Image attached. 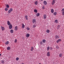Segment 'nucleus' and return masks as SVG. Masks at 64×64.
<instances>
[{
  "mask_svg": "<svg viewBox=\"0 0 64 64\" xmlns=\"http://www.w3.org/2000/svg\"><path fill=\"white\" fill-rule=\"evenodd\" d=\"M13 11V9L11 8L8 11V13H10L12 11Z\"/></svg>",
  "mask_w": 64,
  "mask_h": 64,
  "instance_id": "f257e3e1",
  "label": "nucleus"
},
{
  "mask_svg": "<svg viewBox=\"0 0 64 64\" xmlns=\"http://www.w3.org/2000/svg\"><path fill=\"white\" fill-rule=\"evenodd\" d=\"M36 19H34L32 20V23H35V24L36 23Z\"/></svg>",
  "mask_w": 64,
  "mask_h": 64,
  "instance_id": "f03ea898",
  "label": "nucleus"
},
{
  "mask_svg": "<svg viewBox=\"0 0 64 64\" xmlns=\"http://www.w3.org/2000/svg\"><path fill=\"white\" fill-rule=\"evenodd\" d=\"M9 28L10 29H11L12 28V25L10 24L9 26Z\"/></svg>",
  "mask_w": 64,
  "mask_h": 64,
  "instance_id": "7ed1b4c3",
  "label": "nucleus"
},
{
  "mask_svg": "<svg viewBox=\"0 0 64 64\" xmlns=\"http://www.w3.org/2000/svg\"><path fill=\"white\" fill-rule=\"evenodd\" d=\"M47 56L48 57H49L50 56V52H47Z\"/></svg>",
  "mask_w": 64,
  "mask_h": 64,
  "instance_id": "20e7f679",
  "label": "nucleus"
},
{
  "mask_svg": "<svg viewBox=\"0 0 64 64\" xmlns=\"http://www.w3.org/2000/svg\"><path fill=\"white\" fill-rule=\"evenodd\" d=\"M55 3V0H53L52 2V5H54V4Z\"/></svg>",
  "mask_w": 64,
  "mask_h": 64,
  "instance_id": "39448f33",
  "label": "nucleus"
},
{
  "mask_svg": "<svg viewBox=\"0 0 64 64\" xmlns=\"http://www.w3.org/2000/svg\"><path fill=\"white\" fill-rule=\"evenodd\" d=\"M29 36H30V34H27L26 35V37H27V38H28V37H29Z\"/></svg>",
  "mask_w": 64,
  "mask_h": 64,
  "instance_id": "423d86ee",
  "label": "nucleus"
},
{
  "mask_svg": "<svg viewBox=\"0 0 64 64\" xmlns=\"http://www.w3.org/2000/svg\"><path fill=\"white\" fill-rule=\"evenodd\" d=\"M60 41H61V39H59L57 40L56 42L58 43L59 42H60Z\"/></svg>",
  "mask_w": 64,
  "mask_h": 64,
  "instance_id": "0eeeda50",
  "label": "nucleus"
},
{
  "mask_svg": "<svg viewBox=\"0 0 64 64\" xmlns=\"http://www.w3.org/2000/svg\"><path fill=\"white\" fill-rule=\"evenodd\" d=\"M18 29V26H16L15 27V30L16 31H17Z\"/></svg>",
  "mask_w": 64,
  "mask_h": 64,
  "instance_id": "6e6552de",
  "label": "nucleus"
},
{
  "mask_svg": "<svg viewBox=\"0 0 64 64\" xmlns=\"http://www.w3.org/2000/svg\"><path fill=\"white\" fill-rule=\"evenodd\" d=\"M47 17V15L46 14H44V19H46Z\"/></svg>",
  "mask_w": 64,
  "mask_h": 64,
  "instance_id": "1a4fd4ad",
  "label": "nucleus"
},
{
  "mask_svg": "<svg viewBox=\"0 0 64 64\" xmlns=\"http://www.w3.org/2000/svg\"><path fill=\"white\" fill-rule=\"evenodd\" d=\"M44 5H47V2H46V1H44Z\"/></svg>",
  "mask_w": 64,
  "mask_h": 64,
  "instance_id": "9d476101",
  "label": "nucleus"
},
{
  "mask_svg": "<svg viewBox=\"0 0 64 64\" xmlns=\"http://www.w3.org/2000/svg\"><path fill=\"white\" fill-rule=\"evenodd\" d=\"M22 28H24V27H25V25H24V24H22Z\"/></svg>",
  "mask_w": 64,
  "mask_h": 64,
  "instance_id": "9b49d317",
  "label": "nucleus"
},
{
  "mask_svg": "<svg viewBox=\"0 0 64 64\" xmlns=\"http://www.w3.org/2000/svg\"><path fill=\"white\" fill-rule=\"evenodd\" d=\"M55 38L56 39H58V38H59V36H58V35H56L55 36Z\"/></svg>",
  "mask_w": 64,
  "mask_h": 64,
  "instance_id": "f8f14e48",
  "label": "nucleus"
},
{
  "mask_svg": "<svg viewBox=\"0 0 64 64\" xmlns=\"http://www.w3.org/2000/svg\"><path fill=\"white\" fill-rule=\"evenodd\" d=\"M1 27L2 30V31H4V30H5V28H4V27H2V26H1Z\"/></svg>",
  "mask_w": 64,
  "mask_h": 64,
  "instance_id": "ddd939ff",
  "label": "nucleus"
},
{
  "mask_svg": "<svg viewBox=\"0 0 64 64\" xmlns=\"http://www.w3.org/2000/svg\"><path fill=\"white\" fill-rule=\"evenodd\" d=\"M7 24L8 25H10L11 24H10V22L9 21H8L7 22Z\"/></svg>",
  "mask_w": 64,
  "mask_h": 64,
  "instance_id": "4468645a",
  "label": "nucleus"
},
{
  "mask_svg": "<svg viewBox=\"0 0 64 64\" xmlns=\"http://www.w3.org/2000/svg\"><path fill=\"white\" fill-rule=\"evenodd\" d=\"M34 49V48H33V46H32L31 48V51H33Z\"/></svg>",
  "mask_w": 64,
  "mask_h": 64,
  "instance_id": "2eb2a0df",
  "label": "nucleus"
},
{
  "mask_svg": "<svg viewBox=\"0 0 64 64\" xmlns=\"http://www.w3.org/2000/svg\"><path fill=\"white\" fill-rule=\"evenodd\" d=\"M25 17L26 20H28V16H25Z\"/></svg>",
  "mask_w": 64,
  "mask_h": 64,
  "instance_id": "dca6fc26",
  "label": "nucleus"
},
{
  "mask_svg": "<svg viewBox=\"0 0 64 64\" xmlns=\"http://www.w3.org/2000/svg\"><path fill=\"white\" fill-rule=\"evenodd\" d=\"M63 55V54H59V57H61Z\"/></svg>",
  "mask_w": 64,
  "mask_h": 64,
  "instance_id": "f3484780",
  "label": "nucleus"
},
{
  "mask_svg": "<svg viewBox=\"0 0 64 64\" xmlns=\"http://www.w3.org/2000/svg\"><path fill=\"white\" fill-rule=\"evenodd\" d=\"M46 32L48 33H49L50 32V30H47L46 31Z\"/></svg>",
  "mask_w": 64,
  "mask_h": 64,
  "instance_id": "a211bd4d",
  "label": "nucleus"
},
{
  "mask_svg": "<svg viewBox=\"0 0 64 64\" xmlns=\"http://www.w3.org/2000/svg\"><path fill=\"white\" fill-rule=\"evenodd\" d=\"M55 23H58V20H54Z\"/></svg>",
  "mask_w": 64,
  "mask_h": 64,
  "instance_id": "6ab92c4d",
  "label": "nucleus"
},
{
  "mask_svg": "<svg viewBox=\"0 0 64 64\" xmlns=\"http://www.w3.org/2000/svg\"><path fill=\"white\" fill-rule=\"evenodd\" d=\"M51 12L52 13H53V12H54V10L53 9H52L51 10Z\"/></svg>",
  "mask_w": 64,
  "mask_h": 64,
  "instance_id": "aec40b11",
  "label": "nucleus"
},
{
  "mask_svg": "<svg viewBox=\"0 0 64 64\" xmlns=\"http://www.w3.org/2000/svg\"><path fill=\"white\" fill-rule=\"evenodd\" d=\"M34 4L35 5H37L38 4V2L37 1H36L34 2Z\"/></svg>",
  "mask_w": 64,
  "mask_h": 64,
  "instance_id": "412c9836",
  "label": "nucleus"
},
{
  "mask_svg": "<svg viewBox=\"0 0 64 64\" xmlns=\"http://www.w3.org/2000/svg\"><path fill=\"white\" fill-rule=\"evenodd\" d=\"M1 61L2 63V64H4L5 62L4 60H2Z\"/></svg>",
  "mask_w": 64,
  "mask_h": 64,
  "instance_id": "4be33fe9",
  "label": "nucleus"
},
{
  "mask_svg": "<svg viewBox=\"0 0 64 64\" xmlns=\"http://www.w3.org/2000/svg\"><path fill=\"white\" fill-rule=\"evenodd\" d=\"M5 10L6 11H7L8 10V8H5Z\"/></svg>",
  "mask_w": 64,
  "mask_h": 64,
  "instance_id": "5701e85b",
  "label": "nucleus"
},
{
  "mask_svg": "<svg viewBox=\"0 0 64 64\" xmlns=\"http://www.w3.org/2000/svg\"><path fill=\"white\" fill-rule=\"evenodd\" d=\"M10 32H11V33H13L14 32V31H13V30H10Z\"/></svg>",
  "mask_w": 64,
  "mask_h": 64,
  "instance_id": "b1692460",
  "label": "nucleus"
},
{
  "mask_svg": "<svg viewBox=\"0 0 64 64\" xmlns=\"http://www.w3.org/2000/svg\"><path fill=\"white\" fill-rule=\"evenodd\" d=\"M34 12L35 13H37V10H34Z\"/></svg>",
  "mask_w": 64,
  "mask_h": 64,
  "instance_id": "393cba45",
  "label": "nucleus"
},
{
  "mask_svg": "<svg viewBox=\"0 0 64 64\" xmlns=\"http://www.w3.org/2000/svg\"><path fill=\"white\" fill-rule=\"evenodd\" d=\"M46 42V40H42V42L43 43H45Z\"/></svg>",
  "mask_w": 64,
  "mask_h": 64,
  "instance_id": "a878e982",
  "label": "nucleus"
},
{
  "mask_svg": "<svg viewBox=\"0 0 64 64\" xmlns=\"http://www.w3.org/2000/svg\"><path fill=\"white\" fill-rule=\"evenodd\" d=\"M40 15V14L39 13H38L37 14L36 16H37V17H39Z\"/></svg>",
  "mask_w": 64,
  "mask_h": 64,
  "instance_id": "bb28decb",
  "label": "nucleus"
},
{
  "mask_svg": "<svg viewBox=\"0 0 64 64\" xmlns=\"http://www.w3.org/2000/svg\"><path fill=\"white\" fill-rule=\"evenodd\" d=\"M5 44L6 45H8V44H9V42H8V41L6 42L5 43Z\"/></svg>",
  "mask_w": 64,
  "mask_h": 64,
  "instance_id": "cd10ccee",
  "label": "nucleus"
},
{
  "mask_svg": "<svg viewBox=\"0 0 64 64\" xmlns=\"http://www.w3.org/2000/svg\"><path fill=\"white\" fill-rule=\"evenodd\" d=\"M10 47H8L7 48V50H10Z\"/></svg>",
  "mask_w": 64,
  "mask_h": 64,
  "instance_id": "c85d7f7f",
  "label": "nucleus"
},
{
  "mask_svg": "<svg viewBox=\"0 0 64 64\" xmlns=\"http://www.w3.org/2000/svg\"><path fill=\"white\" fill-rule=\"evenodd\" d=\"M54 15H56L57 14V12H55L53 14Z\"/></svg>",
  "mask_w": 64,
  "mask_h": 64,
  "instance_id": "c756f323",
  "label": "nucleus"
},
{
  "mask_svg": "<svg viewBox=\"0 0 64 64\" xmlns=\"http://www.w3.org/2000/svg\"><path fill=\"white\" fill-rule=\"evenodd\" d=\"M19 58H16V61H18V60H19Z\"/></svg>",
  "mask_w": 64,
  "mask_h": 64,
  "instance_id": "7c9ffc66",
  "label": "nucleus"
},
{
  "mask_svg": "<svg viewBox=\"0 0 64 64\" xmlns=\"http://www.w3.org/2000/svg\"><path fill=\"white\" fill-rule=\"evenodd\" d=\"M60 25H58V28H57V29H59V28H60Z\"/></svg>",
  "mask_w": 64,
  "mask_h": 64,
  "instance_id": "2f4dec72",
  "label": "nucleus"
},
{
  "mask_svg": "<svg viewBox=\"0 0 64 64\" xmlns=\"http://www.w3.org/2000/svg\"><path fill=\"white\" fill-rule=\"evenodd\" d=\"M17 42V39H15L14 40V42L15 43H16Z\"/></svg>",
  "mask_w": 64,
  "mask_h": 64,
  "instance_id": "473e14b6",
  "label": "nucleus"
},
{
  "mask_svg": "<svg viewBox=\"0 0 64 64\" xmlns=\"http://www.w3.org/2000/svg\"><path fill=\"white\" fill-rule=\"evenodd\" d=\"M50 49V46H48L47 48V50H49Z\"/></svg>",
  "mask_w": 64,
  "mask_h": 64,
  "instance_id": "72a5a7b5",
  "label": "nucleus"
},
{
  "mask_svg": "<svg viewBox=\"0 0 64 64\" xmlns=\"http://www.w3.org/2000/svg\"><path fill=\"white\" fill-rule=\"evenodd\" d=\"M6 7L8 8H9V5H8V4H7Z\"/></svg>",
  "mask_w": 64,
  "mask_h": 64,
  "instance_id": "f704fd0d",
  "label": "nucleus"
},
{
  "mask_svg": "<svg viewBox=\"0 0 64 64\" xmlns=\"http://www.w3.org/2000/svg\"><path fill=\"white\" fill-rule=\"evenodd\" d=\"M36 27V25L35 24H34L33 25V28H35Z\"/></svg>",
  "mask_w": 64,
  "mask_h": 64,
  "instance_id": "c9c22d12",
  "label": "nucleus"
},
{
  "mask_svg": "<svg viewBox=\"0 0 64 64\" xmlns=\"http://www.w3.org/2000/svg\"><path fill=\"white\" fill-rule=\"evenodd\" d=\"M26 29L28 30H30V28L28 27L26 28Z\"/></svg>",
  "mask_w": 64,
  "mask_h": 64,
  "instance_id": "e433bc0d",
  "label": "nucleus"
},
{
  "mask_svg": "<svg viewBox=\"0 0 64 64\" xmlns=\"http://www.w3.org/2000/svg\"><path fill=\"white\" fill-rule=\"evenodd\" d=\"M62 12H64V8L62 9Z\"/></svg>",
  "mask_w": 64,
  "mask_h": 64,
  "instance_id": "4c0bfd02",
  "label": "nucleus"
},
{
  "mask_svg": "<svg viewBox=\"0 0 64 64\" xmlns=\"http://www.w3.org/2000/svg\"><path fill=\"white\" fill-rule=\"evenodd\" d=\"M40 44L41 45H42V44H43V43H42V42H40Z\"/></svg>",
  "mask_w": 64,
  "mask_h": 64,
  "instance_id": "58836bf2",
  "label": "nucleus"
},
{
  "mask_svg": "<svg viewBox=\"0 0 64 64\" xmlns=\"http://www.w3.org/2000/svg\"><path fill=\"white\" fill-rule=\"evenodd\" d=\"M42 9H45V7L43 6L42 7Z\"/></svg>",
  "mask_w": 64,
  "mask_h": 64,
  "instance_id": "ea45409f",
  "label": "nucleus"
},
{
  "mask_svg": "<svg viewBox=\"0 0 64 64\" xmlns=\"http://www.w3.org/2000/svg\"><path fill=\"white\" fill-rule=\"evenodd\" d=\"M62 14L63 15H64V12H62Z\"/></svg>",
  "mask_w": 64,
  "mask_h": 64,
  "instance_id": "a19ab883",
  "label": "nucleus"
},
{
  "mask_svg": "<svg viewBox=\"0 0 64 64\" xmlns=\"http://www.w3.org/2000/svg\"><path fill=\"white\" fill-rule=\"evenodd\" d=\"M56 48H57V49H59V48L58 46H56Z\"/></svg>",
  "mask_w": 64,
  "mask_h": 64,
  "instance_id": "79ce46f5",
  "label": "nucleus"
},
{
  "mask_svg": "<svg viewBox=\"0 0 64 64\" xmlns=\"http://www.w3.org/2000/svg\"><path fill=\"white\" fill-rule=\"evenodd\" d=\"M50 50H52V48L51 47H50Z\"/></svg>",
  "mask_w": 64,
  "mask_h": 64,
  "instance_id": "37998d69",
  "label": "nucleus"
},
{
  "mask_svg": "<svg viewBox=\"0 0 64 64\" xmlns=\"http://www.w3.org/2000/svg\"><path fill=\"white\" fill-rule=\"evenodd\" d=\"M0 56H1V54H0Z\"/></svg>",
  "mask_w": 64,
  "mask_h": 64,
  "instance_id": "c03bdc74",
  "label": "nucleus"
},
{
  "mask_svg": "<svg viewBox=\"0 0 64 64\" xmlns=\"http://www.w3.org/2000/svg\"><path fill=\"white\" fill-rule=\"evenodd\" d=\"M21 64H24V63H22Z\"/></svg>",
  "mask_w": 64,
  "mask_h": 64,
  "instance_id": "a18cd8bd",
  "label": "nucleus"
},
{
  "mask_svg": "<svg viewBox=\"0 0 64 64\" xmlns=\"http://www.w3.org/2000/svg\"><path fill=\"white\" fill-rule=\"evenodd\" d=\"M39 64H41V63H40Z\"/></svg>",
  "mask_w": 64,
  "mask_h": 64,
  "instance_id": "49530a36",
  "label": "nucleus"
}]
</instances>
